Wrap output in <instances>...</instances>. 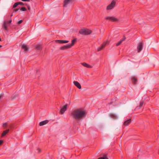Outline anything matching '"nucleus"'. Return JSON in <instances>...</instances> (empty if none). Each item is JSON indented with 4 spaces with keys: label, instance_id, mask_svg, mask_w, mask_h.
<instances>
[{
    "label": "nucleus",
    "instance_id": "obj_1",
    "mask_svg": "<svg viewBox=\"0 0 159 159\" xmlns=\"http://www.w3.org/2000/svg\"><path fill=\"white\" fill-rule=\"evenodd\" d=\"M86 114L85 110L81 108H78L73 110L70 115L71 117L75 120L79 121L85 118Z\"/></svg>",
    "mask_w": 159,
    "mask_h": 159
},
{
    "label": "nucleus",
    "instance_id": "obj_2",
    "mask_svg": "<svg viewBox=\"0 0 159 159\" xmlns=\"http://www.w3.org/2000/svg\"><path fill=\"white\" fill-rule=\"evenodd\" d=\"M92 32V31L91 30L86 28L81 29L79 31L80 34L83 35H89Z\"/></svg>",
    "mask_w": 159,
    "mask_h": 159
},
{
    "label": "nucleus",
    "instance_id": "obj_3",
    "mask_svg": "<svg viewBox=\"0 0 159 159\" xmlns=\"http://www.w3.org/2000/svg\"><path fill=\"white\" fill-rule=\"evenodd\" d=\"M11 22V20H10L8 21L5 20L4 21L2 24V28L6 31H8V27L10 25Z\"/></svg>",
    "mask_w": 159,
    "mask_h": 159
},
{
    "label": "nucleus",
    "instance_id": "obj_4",
    "mask_svg": "<svg viewBox=\"0 0 159 159\" xmlns=\"http://www.w3.org/2000/svg\"><path fill=\"white\" fill-rule=\"evenodd\" d=\"M73 0H64L63 6L64 7H66L69 4H71Z\"/></svg>",
    "mask_w": 159,
    "mask_h": 159
},
{
    "label": "nucleus",
    "instance_id": "obj_5",
    "mask_svg": "<svg viewBox=\"0 0 159 159\" xmlns=\"http://www.w3.org/2000/svg\"><path fill=\"white\" fill-rule=\"evenodd\" d=\"M143 48V43L142 41L139 43L138 44L137 47V52H140L142 50Z\"/></svg>",
    "mask_w": 159,
    "mask_h": 159
},
{
    "label": "nucleus",
    "instance_id": "obj_6",
    "mask_svg": "<svg viewBox=\"0 0 159 159\" xmlns=\"http://www.w3.org/2000/svg\"><path fill=\"white\" fill-rule=\"evenodd\" d=\"M67 106V104H66L60 109V113H61V114H63L64 112L66 111Z\"/></svg>",
    "mask_w": 159,
    "mask_h": 159
},
{
    "label": "nucleus",
    "instance_id": "obj_7",
    "mask_svg": "<svg viewBox=\"0 0 159 159\" xmlns=\"http://www.w3.org/2000/svg\"><path fill=\"white\" fill-rule=\"evenodd\" d=\"M116 1L115 0H112L110 4V10L112 9L116 6Z\"/></svg>",
    "mask_w": 159,
    "mask_h": 159
},
{
    "label": "nucleus",
    "instance_id": "obj_8",
    "mask_svg": "<svg viewBox=\"0 0 159 159\" xmlns=\"http://www.w3.org/2000/svg\"><path fill=\"white\" fill-rule=\"evenodd\" d=\"M107 44V42H104L101 46L98 47L97 48V51L98 52L101 51L105 47Z\"/></svg>",
    "mask_w": 159,
    "mask_h": 159
},
{
    "label": "nucleus",
    "instance_id": "obj_9",
    "mask_svg": "<svg viewBox=\"0 0 159 159\" xmlns=\"http://www.w3.org/2000/svg\"><path fill=\"white\" fill-rule=\"evenodd\" d=\"M131 119H129L126 121H125L123 123V125L124 126L128 125L131 122Z\"/></svg>",
    "mask_w": 159,
    "mask_h": 159
},
{
    "label": "nucleus",
    "instance_id": "obj_10",
    "mask_svg": "<svg viewBox=\"0 0 159 159\" xmlns=\"http://www.w3.org/2000/svg\"><path fill=\"white\" fill-rule=\"evenodd\" d=\"M49 122V120H45L40 122L39 123V125L40 126H42L46 125Z\"/></svg>",
    "mask_w": 159,
    "mask_h": 159
},
{
    "label": "nucleus",
    "instance_id": "obj_11",
    "mask_svg": "<svg viewBox=\"0 0 159 159\" xmlns=\"http://www.w3.org/2000/svg\"><path fill=\"white\" fill-rule=\"evenodd\" d=\"M119 19L114 17H110V21L112 22H118Z\"/></svg>",
    "mask_w": 159,
    "mask_h": 159
},
{
    "label": "nucleus",
    "instance_id": "obj_12",
    "mask_svg": "<svg viewBox=\"0 0 159 159\" xmlns=\"http://www.w3.org/2000/svg\"><path fill=\"white\" fill-rule=\"evenodd\" d=\"M74 85L76 86L78 89H81V86L80 84L77 81H74L73 82Z\"/></svg>",
    "mask_w": 159,
    "mask_h": 159
},
{
    "label": "nucleus",
    "instance_id": "obj_13",
    "mask_svg": "<svg viewBox=\"0 0 159 159\" xmlns=\"http://www.w3.org/2000/svg\"><path fill=\"white\" fill-rule=\"evenodd\" d=\"M22 48L25 51H27L29 49V48L25 44H23L21 45Z\"/></svg>",
    "mask_w": 159,
    "mask_h": 159
},
{
    "label": "nucleus",
    "instance_id": "obj_14",
    "mask_svg": "<svg viewBox=\"0 0 159 159\" xmlns=\"http://www.w3.org/2000/svg\"><path fill=\"white\" fill-rule=\"evenodd\" d=\"M110 117L114 119H117V116L114 114H110Z\"/></svg>",
    "mask_w": 159,
    "mask_h": 159
},
{
    "label": "nucleus",
    "instance_id": "obj_15",
    "mask_svg": "<svg viewBox=\"0 0 159 159\" xmlns=\"http://www.w3.org/2000/svg\"><path fill=\"white\" fill-rule=\"evenodd\" d=\"M82 65L84 67L87 68H91L92 66L85 62H83L81 63Z\"/></svg>",
    "mask_w": 159,
    "mask_h": 159
},
{
    "label": "nucleus",
    "instance_id": "obj_16",
    "mask_svg": "<svg viewBox=\"0 0 159 159\" xmlns=\"http://www.w3.org/2000/svg\"><path fill=\"white\" fill-rule=\"evenodd\" d=\"M70 46H69V44L66 46H63L60 48L61 50H65L69 48H70Z\"/></svg>",
    "mask_w": 159,
    "mask_h": 159
},
{
    "label": "nucleus",
    "instance_id": "obj_17",
    "mask_svg": "<svg viewBox=\"0 0 159 159\" xmlns=\"http://www.w3.org/2000/svg\"><path fill=\"white\" fill-rule=\"evenodd\" d=\"M132 83L134 84H136V83L137 81V79L136 78L134 77L132 78Z\"/></svg>",
    "mask_w": 159,
    "mask_h": 159
},
{
    "label": "nucleus",
    "instance_id": "obj_18",
    "mask_svg": "<svg viewBox=\"0 0 159 159\" xmlns=\"http://www.w3.org/2000/svg\"><path fill=\"white\" fill-rule=\"evenodd\" d=\"M76 41V39H74L72 40L71 43L70 44H69V46H70V48L73 46Z\"/></svg>",
    "mask_w": 159,
    "mask_h": 159
},
{
    "label": "nucleus",
    "instance_id": "obj_19",
    "mask_svg": "<svg viewBox=\"0 0 159 159\" xmlns=\"http://www.w3.org/2000/svg\"><path fill=\"white\" fill-rule=\"evenodd\" d=\"M9 129H7L4 131L2 134V136H4L9 131Z\"/></svg>",
    "mask_w": 159,
    "mask_h": 159
},
{
    "label": "nucleus",
    "instance_id": "obj_20",
    "mask_svg": "<svg viewBox=\"0 0 159 159\" xmlns=\"http://www.w3.org/2000/svg\"><path fill=\"white\" fill-rule=\"evenodd\" d=\"M98 159H108V158L106 155H105L103 157H99Z\"/></svg>",
    "mask_w": 159,
    "mask_h": 159
},
{
    "label": "nucleus",
    "instance_id": "obj_21",
    "mask_svg": "<svg viewBox=\"0 0 159 159\" xmlns=\"http://www.w3.org/2000/svg\"><path fill=\"white\" fill-rule=\"evenodd\" d=\"M125 40V39H122L121 40L119 41L116 44V45L117 46H119V45H120L122 43V42Z\"/></svg>",
    "mask_w": 159,
    "mask_h": 159
},
{
    "label": "nucleus",
    "instance_id": "obj_22",
    "mask_svg": "<svg viewBox=\"0 0 159 159\" xmlns=\"http://www.w3.org/2000/svg\"><path fill=\"white\" fill-rule=\"evenodd\" d=\"M144 103V102L143 101L140 102L139 103V108L142 107L143 106V105Z\"/></svg>",
    "mask_w": 159,
    "mask_h": 159
},
{
    "label": "nucleus",
    "instance_id": "obj_23",
    "mask_svg": "<svg viewBox=\"0 0 159 159\" xmlns=\"http://www.w3.org/2000/svg\"><path fill=\"white\" fill-rule=\"evenodd\" d=\"M41 48V46L40 45H38L36 46V48L38 50H40Z\"/></svg>",
    "mask_w": 159,
    "mask_h": 159
},
{
    "label": "nucleus",
    "instance_id": "obj_24",
    "mask_svg": "<svg viewBox=\"0 0 159 159\" xmlns=\"http://www.w3.org/2000/svg\"><path fill=\"white\" fill-rule=\"evenodd\" d=\"M69 42L68 41L66 40H61V43H66Z\"/></svg>",
    "mask_w": 159,
    "mask_h": 159
},
{
    "label": "nucleus",
    "instance_id": "obj_25",
    "mask_svg": "<svg viewBox=\"0 0 159 159\" xmlns=\"http://www.w3.org/2000/svg\"><path fill=\"white\" fill-rule=\"evenodd\" d=\"M18 5V3L17 2L15 3L13 5V7L15 8Z\"/></svg>",
    "mask_w": 159,
    "mask_h": 159
},
{
    "label": "nucleus",
    "instance_id": "obj_26",
    "mask_svg": "<svg viewBox=\"0 0 159 159\" xmlns=\"http://www.w3.org/2000/svg\"><path fill=\"white\" fill-rule=\"evenodd\" d=\"M20 10L22 11H26V9L25 7H22L21 8Z\"/></svg>",
    "mask_w": 159,
    "mask_h": 159
},
{
    "label": "nucleus",
    "instance_id": "obj_27",
    "mask_svg": "<svg viewBox=\"0 0 159 159\" xmlns=\"http://www.w3.org/2000/svg\"><path fill=\"white\" fill-rule=\"evenodd\" d=\"M55 41L57 43H61V40H56Z\"/></svg>",
    "mask_w": 159,
    "mask_h": 159
},
{
    "label": "nucleus",
    "instance_id": "obj_28",
    "mask_svg": "<svg viewBox=\"0 0 159 159\" xmlns=\"http://www.w3.org/2000/svg\"><path fill=\"white\" fill-rule=\"evenodd\" d=\"M7 123H5L3 124V126L4 127H6L7 126Z\"/></svg>",
    "mask_w": 159,
    "mask_h": 159
},
{
    "label": "nucleus",
    "instance_id": "obj_29",
    "mask_svg": "<svg viewBox=\"0 0 159 159\" xmlns=\"http://www.w3.org/2000/svg\"><path fill=\"white\" fill-rule=\"evenodd\" d=\"M22 22V20H20V21H19L18 22V23L19 24H21Z\"/></svg>",
    "mask_w": 159,
    "mask_h": 159
},
{
    "label": "nucleus",
    "instance_id": "obj_30",
    "mask_svg": "<svg viewBox=\"0 0 159 159\" xmlns=\"http://www.w3.org/2000/svg\"><path fill=\"white\" fill-rule=\"evenodd\" d=\"M17 3H18L19 5H23V3L22 2H17Z\"/></svg>",
    "mask_w": 159,
    "mask_h": 159
},
{
    "label": "nucleus",
    "instance_id": "obj_31",
    "mask_svg": "<svg viewBox=\"0 0 159 159\" xmlns=\"http://www.w3.org/2000/svg\"><path fill=\"white\" fill-rule=\"evenodd\" d=\"M3 142V141L2 140H0V145H1Z\"/></svg>",
    "mask_w": 159,
    "mask_h": 159
},
{
    "label": "nucleus",
    "instance_id": "obj_32",
    "mask_svg": "<svg viewBox=\"0 0 159 159\" xmlns=\"http://www.w3.org/2000/svg\"><path fill=\"white\" fill-rule=\"evenodd\" d=\"M18 94H15V97L13 98V99H14L15 98H16V97H17L18 96Z\"/></svg>",
    "mask_w": 159,
    "mask_h": 159
},
{
    "label": "nucleus",
    "instance_id": "obj_33",
    "mask_svg": "<svg viewBox=\"0 0 159 159\" xmlns=\"http://www.w3.org/2000/svg\"><path fill=\"white\" fill-rule=\"evenodd\" d=\"M3 97V95L2 94H0V99Z\"/></svg>",
    "mask_w": 159,
    "mask_h": 159
},
{
    "label": "nucleus",
    "instance_id": "obj_34",
    "mask_svg": "<svg viewBox=\"0 0 159 159\" xmlns=\"http://www.w3.org/2000/svg\"><path fill=\"white\" fill-rule=\"evenodd\" d=\"M30 0H21V1L23 2L29 1Z\"/></svg>",
    "mask_w": 159,
    "mask_h": 159
},
{
    "label": "nucleus",
    "instance_id": "obj_35",
    "mask_svg": "<svg viewBox=\"0 0 159 159\" xmlns=\"http://www.w3.org/2000/svg\"><path fill=\"white\" fill-rule=\"evenodd\" d=\"M27 7H28V9L29 10H30V7L29 6H28Z\"/></svg>",
    "mask_w": 159,
    "mask_h": 159
},
{
    "label": "nucleus",
    "instance_id": "obj_36",
    "mask_svg": "<svg viewBox=\"0 0 159 159\" xmlns=\"http://www.w3.org/2000/svg\"><path fill=\"white\" fill-rule=\"evenodd\" d=\"M37 150L38 151V152H41V150L39 148H38Z\"/></svg>",
    "mask_w": 159,
    "mask_h": 159
},
{
    "label": "nucleus",
    "instance_id": "obj_37",
    "mask_svg": "<svg viewBox=\"0 0 159 159\" xmlns=\"http://www.w3.org/2000/svg\"><path fill=\"white\" fill-rule=\"evenodd\" d=\"M107 9L109 10V5H108L107 7Z\"/></svg>",
    "mask_w": 159,
    "mask_h": 159
},
{
    "label": "nucleus",
    "instance_id": "obj_38",
    "mask_svg": "<svg viewBox=\"0 0 159 159\" xmlns=\"http://www.w3.org/2000/svg\"><path fill=\"white\" fill-rule=\"evenodd\" d=\"M18 10H19V9H15V10H14V11H17Z\"/></svg>",
    "mask_w": 159,
    "mask_h": 159
},
{
    "label": "nucleus",
    "instance_id": "obj_39",
    "mask_svg": "<svg viewBox=\"0 0 159 159\" xmlns=\"http://www.w3.org/2000/svg\"><path fill=\"white\" fill-rule=\"evenodd\" d=\"M13 16V15H12V14H11V16Z\"/></svg>",
    "mask_w": 159,
    "mask_h": 159
},
{
    "label": "nucleus",
    "instance_id": "obj_40",
    "mask_svg": "<svg viewBox=\"0 0 159 159\" xmlns=\"http://www.w3.org/2000/svg\"><path fill=\"white\" fill-rule=\"evenodd\" d=\"M109 19V17H108L107 18V19Z\"/></svg>",
    "mask_w": 159,
    "mask_h": 159
},
{
    "label": "nucleus",
    "instance_id": "obj_41",
    "mask_svg": "<svg viewBox=\"0 0 159 159\" xmlns=\"http://www.w3.org/2000/svg\"><path fill=\"white\" fill-rule=\"evenodd\" d=\"M1 40V38H0V41Z\"/></svg>",
    "mask_w": 159,
    "mask_h": 159
},
{
    "label": "nucleus",
    "instance_id": "obj_42",
    "mask_svg": "<svg viewBox=\"0 0 159 159\" xmlns=\"http://www.w3.org/2000/svg\"><path fill=\"white\" fill-rule=\"evenodd\" d=\"M2 46L1 45H0V47H1Z\"/></svg>",
    "mask_w": 159,
    "mask_h": 159
}]
</instances>
